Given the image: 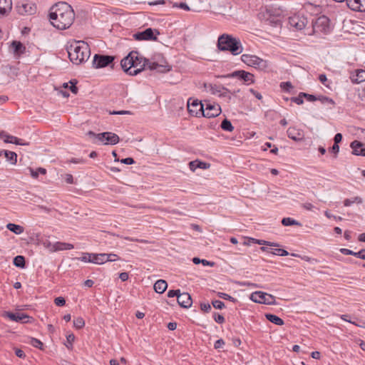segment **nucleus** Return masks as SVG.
<instances>
[{"mask_svg":"<svg viewBox=\"0 0 365 365\" xmlns=\"http://www.w3.org/2000/svg\"><path fill=\"white\" fill-rule=\"evenodd\" d=\"M252 243H256V244L262 245H267L269 247H274L279 246V245L275 242H271L263 240H257L255 238H252Z\"/></svg>","mask_w":365,"mask_h":365,"instance_id":"c03bdc74","label":"nucleus"},{"mask_svg":"<svg viewBox=\"0 0 365 365\" xmlns=\"http://www.w3.org/2000/svg\"><path fill=\"white\" fill-rule=\"evenodd\" d=\"M49 19L54 27L59 30H65L73 24L75 13L70 4L60 1L50 9Z\"/></svg>","mask_w":365,"mask_h":365,"instance_id":"f257e3e1","label":"nucleus"},{"mask_svg":"<svg viewBox=\"0 0 365 365\" xmlns=\"http://www.w3.org/2000/svg\"><path fill=\"white\" fill-rule=\"evenodd\" d=\"M77 83L76 79H73L68 83H63L62 87L66 89H69L73 94H77L78 92V88L76 86Z\"/></svg>","mask_w":365,"mask_h":365,"instance_id":"f704fd0d","label":"nucleus"},{"mask_svg":"<svg viewBox=\"0 0 365 365\" xmlns=\"http://www.w3.org/2000/svg\"><path fill=\"white\" fill-rule=\"evenodd\" d=\"M177 301L181 307L185 309L190 307L192 303L191 296L187 292H180L177 297Z\"/></svg>","mask_w":365,"mask_h":365,"instance_id":"6ab92c4d","label":"nucleus"},{"mask_svg":"<svg viewBox=\"0 0 365 365\" xmlns=\"http://www.w3.org/2000/svg\"><path fill=\"white\" fill-rule=\"evenodd\" d=\"M264 316L269 322L273 323L274 324L282 326L284 324V320L275 314L267 313L265 314Z\"/></svg>","mask_w":365,"mask_h":365,"instance_id":"72a5a7b5","label":"nucleus"},{"mask_svg":"<svg viewBox=\"0 0 365 365\" xmlns=\"http://www.w3.org/2000/svg\"><path fill=\"white\" fill-rule=\"evenodd\" d=\"M340 252L345 255H353L365 260V250H361L359 252H355L346 248H341L340 250Z\"/></svg>","mask_w":365,"mask_h":365,"instance_id":"cd10ccee","label":"nucleus"},{"mask_svg":"<svg viewBox=\"0 0 365 365\" xmlns=\"http://www.w3.org/2000/svg\"><path fill=\"white\" fill-rule=\"evenodd\" d=\"M255 7V15L259 21L273 23V20L271 19L270 6H264V4H257Z\"/></svg>","mask_w":365,"mask_h":365,"instance_id":"9b49d317","label":"nucleus"},{"mask_svg":"<svg viewBox=\"0 0 365 365\" xmlns=\"http://www.w3.org/2000/svg\"><path fill=\"white\" fill-rule=\"evenodd\" d=\"M225 345V341L222 339H217L214 344V348L215 349H220Z\"/></svg>","mask_w":365,"mask_h":365,"instance_id":"0e129e2a","label":"nucleus"},{"mask_svg":"<svg viewBox=\"0 0 365 365\" xmlns=\"http://www.w3.org/2000/svg\"><path fill=\"white\" fill-rule=\"evenodd\" d=\"M28 170H29L30 174L34 179H37L39 174L46 175V170L43 168H38L36 169L29 168Z\"/></svg>","mask_w":365,"mask_h":365,"instance_id":"4c0bfd02","label":"nucleus"},{"mask_svg":"<svg viewBox=\"0 0 365 365\" xmlns=\"http://www.w3.org/2000/svg\"><path fill=\"white\" fill-rule=\"evenodd\" d=\"M241 60L242 62L246 63L247 66H251V55L242 54L241 56Z\"/></svg>","mask_w":365,"mask_h":365,"instance_id":"bf43d9fd","label":"nucleus"},{"mask_svg":"<svg viewBox=\"0 0 365 365\" xmlns=\"http://www.w3.org/2000/svg\"><path fill=\"white\" fill-rule=\"evenodd\" d=\"M351 153L357 156L365 157V145L359 140H354L350 144Z\"/></svg>","mask_w":365,"mask_h":365,"instance_id":"aec40b11","label":"nucleus"},{"mask_svg":"<svg viewBox=\"0 0 365 365\" xmlns=\"http://www.w3.org/2000/svg\"><path fill=\"white\" fill-rule=\"evenodd\" d=\"M0 152H2V155H4L6 160H17V154L15 152L6 150H0Z\"/></svg>","mask_w":365,"mask_h":365,"instance_id":"a18cd8bd","label":"nucleus"},{"mask_svg":"<svg viewBox=\"0 0 365 365\" xmlns=\"http://www.w3.org/2000/svg\"><path fill=\"white\" fill-rule=\"evenodd\" d=\"M210 166V163L204 161H190L189 163V168L192 171H195L197 168L207 169Z\"/></svg>","mask_w":365,"mask_h":365,"instance_id":"c85d7f7f","label":"nucleus"},{"mask_svg":"<svg viewBox=\"0 0 365 365\" xmlns=\"http://www.w3.org/2000/svg\"><path fill=\"white\" fill-rule=\"evenodd\" d=\"M220 127L223 130H225V131H229V132H231L234 130V127L233 125H232L230 120H229L227 118H225L222 123H221V125H220Z\"/></svg>","mask_w":365,"mask_h":365,"instance_id":"79ce46f5","label":"nucleus"},{"mask_svg":"<svg viewBox=\"0 0 365 365\" xmlns=\"http://www.w3.org/2000/svg\"><path fill=\"white\" fill-rule=\"evenodd\" d=\"M204 117L210 118H214L220 115L221 112L220 106L218 104H212L210 103H206Z\"/></svg>","mask_w":365,"mask_h":365,"instance_id":"a211bd4d","label":"nucleus"},{"mask_svg":"<svg viewBox=\"0 0 365 365\" xmlns=\"http://www.w3.org/2000/svg\"><path fill=\"white\" fill-rule=\"evenodd\" d=\"M301 96H304V98H306V100L309 102H314V101H317L318 96L309 94V93H304V92H301Z\"/></svg>","mask_w":365,"mask_h":365,"instance_id":"4d7b16f0","label":"nucleus"},{"mask_svg":"<svg viewBox=\"0 0 365 365\" xmlns=\"http://www.w3.org/2000/svg\"><path fill=\"white\" fill-rule=\"evenodd\" d=\"M13 264L15 267L24 269L26 267V259L22 255H17L13 259Z\"/></svg>","mask_w":365,"mask_h":365,"instance_id":"e433bc0d","label":"nucleus"},{"mask_svg":"<svg viewBox=\"0 0 365 365\" xmlns=\"http://www.w3.org/2000/svg\"><path fill=\"white\" fill-rule=\"evenodd\" d=\"M317 101H320L322 104L329 103L331 106L335 105V101L332 98L322 95L317 96Z\"/></svg>","mask_w":365,"mask_h":365,"instance_id":"37998d69","label":"nucleus"},{"mask_svg":"<svg viewBox=\"0 0 365 365\" xmlns=\"http://www.w3.org/2000/svg\"><path fill=\"white\" fill-rule=\"evenodd\" d=\"M267 66L268 63L266 60L252 55V68L259 71H265Z\"/></svg>","mask_w":365,"mask_h":365,"instance_id":"b1692460","label":"nucleus"},{"mask_svg":"<svg viewBox=\"0 0 365 365\" xmlns=\"http://www.w3.org/2000/svg\"><path fill=\"white\" fill-rule=\"evenodd\" d=\"M302 207L309 211H314V210L316 208L312 203L310 202H305L302 205Z\"/></svg>","mask_w":365,"mask_h":365,"instance_id":"774afa93","label":"nucleus"},{"mask_svg":"<svg viewBox=\"0 0 365 365\" xmlns=\"http://www.w3.org/2000/svg\"><path fill=\"white\" fill-rule=\"evenodd\" d=\"M73 326L79 329L85 326V321L82 317H77L73 320Z\"/></svg>","mask_w":365,"mask_h":365,"instance_id":"de8ad7c7","label":"nucleus"},{"mask_svg":"<svg viewBox=\"0 0 365 365\" xmlns=\"http://www.w3.org/2000/svg\"><path fill=\"white\" fill-rule=\"evenodd\" d=\"M105 253H89L82 252V256L78 257L77 259L83 262H91L97 264H102L104 263Z\"/></svg>","mask_w":365,"mask_h":365,"instance_id":"4468645a","label":"nucleus"},{"mask_svg":"<svg viewBox=\"0 0 365 365\" xmlns=\"http://www.w3.org/2000/svg\"><path fill=\"white\" fill-rule=\"evenodd\" d=\"M16 9L20 15H31L36 12V6L30 1H23L16 4Z\"/></svg>","mask_w":365,"mask_h":365,"instance_id":"dca6fc26","label":"nucleus"},{"mask_svg":"<svg viewBox=\"0 0 365 365\" xmlns=\"http://www.w3.org/2000/svg\"><path fill=\"white\" fill-rule=\"evenodd\" d=\"M159 34L160 32L158 29L148 28L143 31L135 33L133 37L138 41H157V35Z\"/></svg>","mask_w":365,"mask_h":365,"instance_id":"ddd939ff","label":"nucleus"},{"mask_svg":"<svg viewBox=\"0 0 365 365\" xmlns=\"http://www.w3.org/2000/svg\"><path fill=\"white\" fill-rule=\"evenodd\" d=\"M88 135L93 138L94 143L103 145H115L120 140L118 135L111 132H103L96 134L89 131Z\"/></svg>","mask_w":365,"mask_h":365,"instance_id":"39448f33","label":"nucleus"},{"mask_svg":"<svg viewBox=\"0 0 365 365\" xmlns=\"http://www.w3.org/2000/svg\"><path fill=\"white\" fill-rule=\"evenodd\" d=\"M351 79L354 83L365 81V71L363 69L356 70V73L351 76Z\"/></svg>","mask_w":365,"mask_h":365,"instance_id":"7c9ffc66","label":"nucleus"},{"mask_svg":"<svg viewBox=\"0 0 365 365\" xmlns=\"http://www.w3.org/2000/svg\"><path fill=\"white\" fill-rule=\"evenodd\" d=\"M205 105L197 99L190 98L187 101V110L190 115L204 117Z\"/></svg>","mask_w":365,"mask_h":365,"instance_id":"6e6552de","label":"nucleus"},{"mask_svg":"<svg viewBox=\"0 0 365 365\" xmlns=\"http://www.w3.org/2000/svg\"><path fill=\"white\" fill-rule=\"evenodd\" d=\"M279 88L281 90L287 93H292L294 86L290 81H283L279 83Z\"/></svg>","mask_w":365,"mask_h":365,"instance_id":"58836bf2","label":"nucleus"},{"mask_svg":"<svg viewBox=\"0 0 365 365\" xmlns=\"http://www.w3.org/2000/svg\"><path fill=\"white\" fill-rule=\"evenodd\" d=\"M70 61L76 65L86 61L91 55L88 45L84 42L76 41L67 46Z\"/></svg>","mask_w":365,"mask_h":365,"instance_id":"7ed1b4c3","label":"nucleus"},{"mask_svg":"<svg viewBox=\"0 0 365 365\" xmlns=\"http://www.w3.org/2000/svg\"><path fill=\"white\" fill-rule=\"evenodd\" d=\"M30 344L41 350L43 349V344L42 343V341L36 338L31 339Z\"/></svg>","mask_w":365,"mask_h":365,"instance_id":"3c124183","label":"nucleus"},{"mask_svg":"<svg viewBox=\"0 0 365 365\" xmlns=\"http://www.w3.org/2000/svg\"><path fill=\"white\" fill-rule=\"evenodd\" d=\"M260 250L263 252H267L277 256H287L289 255V252L287 250L281 248L262 247H260Z\"/></svg>","mask_w":365,"mask_h":365,"instance_id":"bb28decb","label":"nucleus"},{"mask_svg":"<svg viewBox=\"0 0 365 365\" xmlns=\"http://www.w3.org/2000/svg\"><path fill=\"white\" fill-rule=\"evenodd\" d=\"M11 48H13L14 54L18 56L25 53L26 50V46L21 41H12Z\"/></svg>","mask_w":365,"mask_h":365,"instance_id":"a878e982","label":"nucleus"},{"mask_svg":"<svg viewBox=\"0 0 365 365\" xmlns=\"http://www.w3.org/2000/svg\"><path fill=\"white\" fill-rule=\"evenodd\" d=\"M308 23L307 19L300 14H294L289 17L288 24L289 29L294 31H302L304 29Z\"/></svg>","mask_w":365,"mask_h":365,"instance_id":"9d476101","label":"nucleus"},{"mask_svg":"<svg viewBox=\"0 0 365 365\" xmlns=\"http://www.w3.org/2000/svg\"><path fill=\"white\" fill-rule=\"evenodd\" d=\"M217 48L220 51L230 52L233 56L242 53L244 50L240 39L228 34H222L219 36Z\"/></svg>","mask_w":365,"mask_h":365,"instance_id":"f03ea898","label":"nucleus"},{"mask_svg":"<svg viewBox=\"0 0 365 365\" xmlns=\"http://www.w3.org/2000/svg\"><path fill=\"white\" fill-rule=\"evenodd\" d=\"M303 98H304V96H301V92L299 93V95L296 97H292L290 98L292 102H294L297 103V105H302L304 103Z\"/></svg>","mask_w":365,"mask_h":365,"instance_id":"5fc2aeb1","label":"nucleus"},{"mask_svg":"<svg viewBox=\"0 0 365 365\" xmlns=\"http://www.w3.org/2000/svg\"><path fill=\"white\" fill-rule=\"evenodd\" d=\"M143 58L139 56L138 51H132L120 61V66L127 74L135 76L133 74V70L139 68L142 66Z\"/></svg>","mask_w":365,"mask_h":365,"instance_id":"20e7f679","label":"nucleus"},{"mask_svg":"<svg viewBox=\"0 0 365 365\" xmlns=\"http://www.w3.org/2000/svg\"><path fill=\"white\" fill-rule=\"evenodd\" d=\"M347 6L353 11L365 12V0H348Z\"/></svg>","mask_w":365,"mask_h":365,"instance_id":"4be33fe9","label":"nucleus"},{"mask_svg":"<svg viewBox=\"0 0 365 365\" xmlns=\"http://www.w3.org/2000/svg\"><path fill=\"white\" fill-rule=\"evenodd\" d=\"M200 309L204 312L208 313L211 310V305L209 303L201 302Z\"/></svg>","mask_w":365,"mask_h":365,"instance_id":"680f3d73","label":"nucleus"},{"mask_svg":"<svg viewBox=\"0 0 365 365\" xmlns=\"http://www.w3.org/2000/svg\"><path fill=\"white\" fill-rule=\"evenodd\" d=\"M115 58V57L113 56L96 53L93 56V66L96 68H101L106 66L113 68Z\"/></svg>","mask_w":365,"mask_h":365,"instance_id":"0eeeda50","label":"nucleus"},{"mask_svg":"<svg viewBox=\"0 0 365 365\" xmlns=\"http://www.w3.org/2000/svg\"><path fill=\"white\" fill-rule=\"evenodd\" d=\"M0 139L6 143H12L19 145H28L29 144V142L16 136L9 135L4 130L0 131Z\"/></svg>","mask_w":365,"mask_h":365,"instance_id":"f3484780","label":"nucleus"},{"mask_svg":"<svg viewBox=\"0 0 365 365\" xmlns=\"http://www.w3.org/2000/svg\"><path fill=\"white\" fill-rule=\"evenodd\" d=\"M252 302L267 305L277 304L275 297L261 291L252 292Z\"/></svg>","mask_w":365,"mask_h":365,"instance_id":"1a4fd4ad","label":"nucleus"},{"mask_svg":"<svg viewBox=\"0 0 365 365\" xmlns=\"http://www.w3.org/2000/svg\"><path fill=\"white\" fill-rule=\"evenodd\" d=\"M62 180H63L68 184H76V181L71 174L65 173L61 175Z\"/></svg>","mask_w":365,"mask_h":365,"instance_id":"49530a36","label":"nucleus"},{"mask_svg":"<svg viewBox=\"0 0 365 365\" xmlns=\"http://www.w3.org/2000/svg\"><path fill=\"white\" fill-rule=\"evenodd\" d=\"M217 295L219 297H220L222 299L230 300L231 302H234L235 300V298H233L232 297H231L230 295H229L226 293L218 292Z\"/></svg>","mask_w":365,"mask_h":365,"instance_id":"e2e57ef3","label":"nucleus"},{"mask_svg":"<svg viewBox=\"0 0 365 365\" xmlns=\"http://www.w3.org/2000/svg\"><path fill=\"white\" fill-rule=\"evenodd\" d=\"M12 9L11 0H0V16L8 15Z\"/></svg>","mask_w":365,"mask_h":365,"instance_id":"393cba45","label":"nucleus"},{"mask_svg":"<svg viewBox=\"0 0 365 365\" xmlns=\"http://www.w3.org/2000/svg\"><path fill=\"white\" fill-rule=\"evenodd\" d=\"M339 145L334 143V145L329 149V152L331 153H334V157L336 158V155L339 153Z\"/></svg>","mask_w":365,"mask_h":365,"instance_id":"338daca9","label":"nucleus"},{"mask_svg":"<svg viewBox=\"0 0 365 365\" xmlns=\"http://www.w3.org/2000/svg\"><path fill=\"white\" fill-rule=\"evenodd\" d=\"M180 290V289H170L168 292L167 296L170 298L175 297L178 296Z\"/></svg>","mask_w":365,"mask_h":365,"instance_id":"69168bd1","label":"nucleus"},{"mask_svg":"<svg viewBox=\"0 0 365 365\" xmlns=\"http://www.w3.org/2000/svg\"><path fill=\"white\" fill-rule=\"evenodd\" d=\"M282 224L284 226H291V225H297L301 226V223L291 217H284L282 220Z\"/></svg>","mask_w":365,"mask_h":365,"instance_id":"a19ab883","label":"nucleus"},{"mask_svg":"<svg viewBox=\"0 0 365 365\" xmlns=\"http://www.w3.org/2000/svg\"><path fill=\"white\" fill-rule=\"evenodd\" d=\"M272 148L270 150V153H277V152L278 151V148L277 147H276L275 145H272V144L270 143H265L264 144V145L262 146V150H267L268 148Z\"/></svg>","mask_w":365,"mask_h":365,"instance_id":"864d4df0","label":"nucleus"},{"mask_svg":"<svg viewBox=\"0 0 365 365\" xmlns=\"http://www.w3.org/2000/svg\"><path fill=\"white\" fill-rule=\"evenodd\" d=\"M287 133V136L294 141L302 140L304 136L303 130L297 127H289Z\"/></svg>","mask_w":365,"mask_h":365,"instance_id":"412c9836","label":"nucleus"},{"mask_svg":"<svg viewBox=\"0 0 365 365\" xmlns=\"http://www.w3.org/2000/svg\"><path fill=\"white\" fill-rule=\"evenodd\" d=\"M312 27L315 33H328L330 30L329 18L325 16L318 17L315 21L312 23Z\"/></svg>","mask_w":365,"mask_h":365,"instance_id":"f8f14e48","label":"nucleus"},{"mask_svg":"<svg viewBox=\"0 0 365 365\" xmlns=\"http://www.w3.org/2000/svg\"><path fill=\"white\" fill-rule=\"evenodd\" d=\"M75 340V335L73 334H70L66 336V341H67V343L65 344V346L68 349H72L73 348V343Z\"/></svg>","mask_w":365,"mask_h":365,"instance_id":"09e8293b","label":"nucleus"},{"mask_svg":"<svg viewBox=\"0 0 365 365\" xmlns=\"http://www.w3.org/2000/svg\"><path fill=\"white\" fill-rule=\"evenodd\" d=\"M213 318L214 320L220 324H223L225 321V317L222 314L217 312H214Z\"/></svg>","mask_w":365,"mask_h":365,"instance_id":"6e6d98bb","label":"nucleus"},{"mask_svg":"<svg viewBox=\"0 0 365 365\" xmlns=\"http://www.w3.org/2000/svg\"><path fill=\"white\" fill-rule=\"evenodd\" d=\"M4 317L9 318L11 321L21 323H31L33 317H30L27 314L21 312H4L2 314Z\"/></svg>","mask_w":365,"mask_h":365,"instance_id":"2eb2a0df","label":"nucleus"},{"mask_svg":"<svg viewBox=\"0 0 365 365\" xmlns=\"http://www.w3.org/2000/svg\"><path fill=\"white\" fill-rule=\"evenodd\" d=\"M250 73L247 72L243 70L236 71L230 74V77L232 78H237L240 80H242L244 81H248L250 80L249 76Z\"/></svg>","mask_w":365,"mask_h":365,"instance_id":"c756f323","label":"nucleus"},{"mask_svg":"<svg viewBox=\"0 0 365 365\" xmlns=\"http://www.w3.org/2000/svg\"><path fill=\"white\" fill-rule=\"evenodd\" d=\"M168 287V283L164 279H158L154 284V289L157 293L163 294Z\"/></svg>","mask_w":365,"mask_h":365,"instance_id":"473e14b6","label":"nucleus"},{"mask_svg":"<svg viewBox=\"0 0 365 365\" xmlns=\"http://www.w3.org/2000/svg\"><path fill=\"white\" fill-rule=\"evenodd\" d=\"M120 258L119 257L115 255V254H113V253H110V254H106L105 253V258H104V263L106 262H115L116 260H118Z\"/></svg>","mask_w":365,"mask_h":365,"instance_id":"8fccbe9b","label":"nucleus"},{"mask_svg":"<svg viewBox=\"0 0 365 365\" xmlns=\"http://www.w3.org/2000/svg\"><path fill=\"white\" fill-rule=\"evenodd\" d=\"M270 11H271V19L273 20V23H275L276 21L274 20V18L280 16L286 11L282 6H270Z\"/></svg>","mask_w":365,"mask_h":365,"instance_id":"2f4dec72","label":"nucleus"},{"mask_svg":"<svg viewBox=\"0 0 365 365\" xmlns=\"http://www.w3.org/2000/svg\"><path fill=\"white\" fill-rule=\"evenodd\" d=\"M6 228L16 235H21L24 231V228L22 226L14 223H8Z\"/></svg>","mask_w":365,"mask_h":365,"instance_id":"c9c22d12","label":"nucleus"},{"mask_svg":"<svg viewBox=\"0 0 365 365\" xmlns=\"http://www.w3.org/2000/svg\"><path fill=\"white\" fill-rule=\"evenodd\" d=\"M147 67L151 71L156 70L160 73H166L170 70V67L168 65L160 64L157 62L150 61L148 58H143V63L139 68L133 70V74L138 75L142 72L145 68Z\"/></svg>","mask_w":365,"mask_h":365,"instance_id":"423d86ee","label":"nucleus"},{"mask_svg":"<svg viewBox=\"0 0 365 365\" xmlns=\"http://www.w3.org/2000/svg\"><path fill=\"white\" fill-rule=\"evenodd\" d=\"M212 304L217 309H222L225 307L224 302L220 300H213Z\"/></svg>","mask_w":365,"mask_h":365,"instance_id":"13d9d810","label":"nucleus"},{"mask_svg":"<svg viewBox=\"0 0 365 365\" xmlns=\"http://www.w3.org/2000/svg\"><path fill=\"white\" fill-rule=\"evenodd\" d=\"M319 81L327 88H330V84L331 83V81H329L327 76L324 73H322L319 76Z\"/></svg>","mask_w":365,"mask_h":365,"instance_id":"603ef678","label":"nucleus"},{"mask_svg":"<svg viewBox=\"0 0 365 365\" xmlns=\"http://www.w3.org/2000/svg\"><path fill=\"white\" fill-rule=\"evenodd\" d=\"M362 202H363L362 198L359 196L354 197L351 199L347 198L344 200V205L346 207L351 206L354 203L361 204Z\"/></svg>","mask_w":365,"mask_h":365,"instance_id":"ea45409f","label":"nucleus"},{"mask_svg":"<svg viewBox=\"0 0 365 365\" xmlns=\"http://www.w3.org/2000/svg\"><path fill=\"white\" fill-rule=\"evenodd\" d=\"M49 246H51L50 250L52 252L69 250H72L74 248L73 245L67 243V242H56L53 245H51L49 242Z\"/></svg>","mask_w":365,"mask_h":365,"instance_id":"5701e85b","label":"nucleus"},{"mask_svg":"<svg viewBox=\"0 0 365 365\" xmlns=\"http://www.w3.org/2000/svg\"><path fill=\"white\" fill-rule=\"evenodd\" d=\"M54 303L58 307H63L66 304V299L63 297H58L54 299Z\"/></svg>","mask_w":365,"mask_h":365,"instance_id":"052dcab7","label":"nucleus"}]
</instances>
